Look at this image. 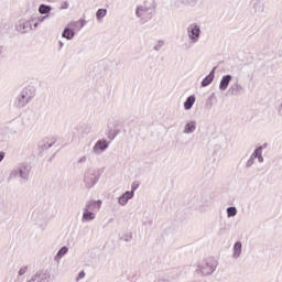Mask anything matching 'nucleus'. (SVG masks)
Masks as SVG:
<instances>
[{
  "label": "nucleus",
  "mask_w": 282,
  "mask_h": 282,
  "mask_svg": "<svg viewBox=\"0 0 282 282\" xmlns=\"http://www.w3.org/2000/svg\"><path fill=\"white\" fill-rule=\"evenodd\" d=\"M188 32H189V39L192 40L198 39L199 28H197V25L189 26Z\"/></svg>",
  "instance_id": "7ed1b4c3"
},
{
  "label": "nucleus",
  "mask_w": 282,
  "mask_h": 282,
  "mask_svg": "<svg viewBox=\"0 0 282 282\" xmlns=\"http://www.w3.org/2000/svg\"><path fill=\"white\" fill-rule=\"evenodd\" d=\"M19 274H20V275L25 274V269H21V270L19 271Z\"/></svg>",
  "instance_id": "4be33fe9"
},
{
  "label": "nucleus",
  "mask_w": 282,
  "mask_h": 282,
  "mask_svg": "<svg viewBox=\"0 0 282 282\" xmlns=\"http://www.w3.org/2000/svg\"><path fill=\"white\" fill-rule=\"evenodd\" d=\"M96 217V215L91 212H86L84 213V216L83 218L86 220V221H89V219H94Z\"/></svg>",
  "instance_id": "2eb2a0df"
},
{
  "label": "nucleus",
  "mask_w": 282,
  "mask_h": 282,
  "mask_svg": "<svg viewBox=\"0 0 282 282\" xmlns=\"http://www.w3.org/2000/svg\"><path fill=\"white\" fill-rule=\"evenodd\" d=\"M215 78V75L210 73L208 76H206L202 82V87H208L213 83V79Z\"/></svg>",
  "instance_id": "423d86ee"
},
{
  "label": "nucleus",
  "mask_w": 282,
  "mask_h": 282,
  "mask_svg": "<svg viewBox=\"0 0 282 282\" xmlns=\"http://www.w3.org/2000/svg\"><path fill=\"white\" fill-rule=\"evenodd\" d=\"M105 17H107V9H99L96 13L98 21H100V19H105Z\"/></svg>",
  "instance_id": "9d476101"
},
{
  "label": "nucleus",
  "mask_w": 282,
  "mask_h": 282,
  "mask_svg": "<svg viewBox=\"0 0 282 282\" xmlns=\"http://www.w3.org/2000/svg\"><path fill=\"white\" fill-rule=\"evenodd\" d=\"M231 78L232 77H230V75H226L225 77H223L219 86L221 91H226V89H228V85L230 84Z\"/></svg>",
  "instance_id": "f03ea898"
},
{
  "label": "nucleus",
  "mask_w": 282,
  "mask_h": 282,
  "mask_svg": "<svg viewBox=\"0 0 282 282\" xmlns=\"http://www.w3.org/2000/svg\"><path fill=\"white\" fill-rule=\"evenodd\" d=\"M227 215H228V217H235V215H237V208H235V207H229V208L227 209Z\"/></svg>",
  "instance_id": "dca6fc26"
},
{
  "label": "nucleus",
  "mask_w": 282,
  "mask_h": 282,
  "mask_svg": "<svg viewBox=\"0 0 282 282\" xmlns=\"http://www.w3.org/2000/svg\"><path fill=\"white\" fill-rule=\"evenodd\" d=\"M131 197H133V192H126L121 197H119V204H121V206H124L127 202L131 199Z\"/></svg>",
  "instance_id": "20e7f679"
},
{
  "label": "nucleus",
  "mask_w": 282,
  "mask_h": 282,
  "mask_svg": "<svg viewBox=\"0 0 282 282\" xmlns=\"http://www.w3.org/2000/svg\"><path fill=\"white\" fill-rule=\"evenodd\" d=\"M69 251V249H67V247H63L56 256V259H61V257H65V254H67V252Z\"/></svg>",
  "instance_id": "ddd939ff"
},
{
  "label": "nucleus",
  "mask_w": 282,
  "mask_h": 282,
  "mask_svg": "<svg viewBox=\"0 0 282 282\" xmlns=\"http://www.w3.org/2000/svg\"><path fill=\"white\" fill-rule=\"evenodd\" d=\"M135 188H138V185L133 184L132 185V191H135Z\"/></svg>",
  "instance_id": "b1692460"
},
{
  "label": "nucleus",
  "mask_w": 282,
  "mask_h": 282,
  "mask_svg": "<svg viewBox=\"0 0 282 282\" xmlns=\"http://www.w3.org/2000/svg\"><path fill=\"white\" fill-rule=\"evenodd\" d=\"M193 131H195V123L194 122L187 123L185 127V133H193Z\"/></svg>",
  "instance_id": "f8f14e48"
},
{
  "label": "nucleus",
  "mask_w": 282,
  "mask_h": 282,
  "mask_svg": "<svg viewBox=\"0 0 282 282\" xmlns=\"http://www.w3.org/2000/svg\"><path fill=\"white\" fill-rule=\"evenodd\" d=\"M80 279H85V273L84 271H82L77 278V281L80 280Z\"/></svg>",
  "instance_id": "6ab92c4d"
},
{
  "label": "nucleus",
  "mask_w": 282,
  "mask_h": 282,
  "mask_svg": "<svg viewBox=\"0 0 282 282\" xmlns=\"http://www.w3.org/2000/svg\"><path fill=\"white\" fill-rule=\"evenodd\" d=\"M39 12L40 14H50V12H52V7L42 4L39 8Z\"/></svg>",
  "instance_id": "1a4fd4ad"
},
{
  "label": "nucleus",
  "mask_w": 282,
  "mask_h": 282,
  "mask_svg": "<svg viewBox=\"0 0 282 282\" xmlns=\"http://www.w3.org/2000/svg\"><path fill=\"white\" fill-rule=\"evenodd\" d=\"M195 105V96H189L184 102L185 109H191Z\"/></svg>",
  "instance_id": "6e6552de"
},
{
  "label": "nucleus",
  "mask_w": 282,
  "mask_h": 282,
  "mask_svg": "<svg viewBox=\"0 0 282 282\" xmlns=\"http://www.w3.org/2000/svg\"><path fill=\"white\" fill-rule=\"evenodd\" d=\"M22 98H28V91H22Z\"/></svg>",
  "instance_id": "412c9836"
},
{
  "label": "nucleus",
  "mask_w": 282,
  "mask_h": 282,
  "mask_svg": "<svg viewBox=\"0 0 282 282\" xmlns=\"http://www.w3.org/2000/svg\"><path fill=\"white\" fill-rule=\"evenodd\" d=\"M100 204H101V202H98V208H100Z\"/></svg>",
  "instance_id": "393cba45"
},
{
  "label": "nucleus",
  "mask_w": 282,
  "mask_h": 282,
  "mask_svg": "<svg viewBox=\"0 0 282 282\" xmlns=\"http://www.w3.org/2000/svg\"><path fill=\"white\" fill-rule=\"evenodd\" d=\"M241 254V242H236L234 247V256L239 257Z\"/></svg>",
  "instance_id": "9b49d317"
},
{
  "label": "nucleus",
  "mask_w": 282,
  "mask_h": 282,
  "mask_svg": "<svg viewBox=\"0 0 282 282\" xmlns=\"http://www.w3.org/2000/svg\"><path fill=\"white\" fill-rule=\"evenodd\" d=\"M258 161H259V162H263V156H262V155H259V156H258Z\"/></svg>",
  "instance_id": "5701e85b"
},
{
  "label": "nucleus",
  "mask_w": 282,
  "mask_h": 282,
  "mask_svg": "<svg viewBox=\"0 0 282 282\" xmlns=\"http://www.w3.org/2000/svg\"><path fill=\"white\" fill-rule=\"evenodd\" d=\"M252 155L253 158H259V155H261V148L257 149Z\"/></svg>",
  "instance_id": "a211bd4d"
},
{
  "label": "nucleus",
  "mask_w": 282,
  "mask_h": 282,
  "mask_svg": "<svg viewBox=\"0 0 282 282\" xmlns=\"http://www.w3.org/2000/svg\"><path fill=\"white\" fill-rule=\"evenodd\" d=\"M144 14H147V10L142 9V8H139L137 10V15L138 17H144Z\"/></svg>",
  "instance_id": "f3484780"
},
{
  "label": "nucleus",
  "mask_w": 282,
  "mask_h": 282,
  "mask_svg": "<svg viewBox=\"0 0 282 282\" xmlns=\"http://www.w3.org/2000/svg\"><path fill=\"white\" fill-rule=\"evenodd\" d=\"M215 270V260L213 258H208L200 264V271L203 274H210Z\"/></svg>",
  "instance_id": "f257e3e1"
},
{
  "label": "nucleus",
  "mask_w": 282,
  "mask_h": 282,
  "mask_svg": "<svg viewBox=\"0 0 282 282\" xmlns=\"http://www.w3.org/2000/svg\"><path fill=\"white\" fill-rule=\"evenodd\" d=\"M4 156H6V153L0 152V162L3 160Z\"/></svg>",
  "instance_id": "aec40b11"
},
{
  "label": "nucleus",
  "mask_w": 282,
  "mask_h": 282,
  "mask_svg": "<svg viewBox=\"0 0 282 282\" xmlns=\"http://www.w3.org/2000/svg\"><path fill=\"white\" fill-rule=\"evenodd\" d=\"M69 28L73 30H83L85 28V20H78L69 23Z\"/></svg>",
  "instance_id": "39448f33"
},
{
  "label": "nucleus",
  "mask_w": 282,
  "mask_h": 282,
  "mask_svg": "<svg viewBox=\"0 0 282 282\" xmlns=\"http://www.w3.org/2000/svg\"><path fill=\"white\" fill-rule=\"evenodd\" d=\"M108 144L107 141H98L96 144L97 149H100L101 151H105V149H107Z\"/></svg>",
  "instance_id": "4468645a"
},
{
  "label": "nucleus",
  "mask_w": 282,
  "mask_h": 282,
  "mask_svg": "<svg viewBox=\"0 0 282 282\" xmlns=\"http://www.w3.org/2000/svg\"><path fill=\"white\" fill-rule=\"evenodd\" d=\"M63 37L67 39L68 41H70V39H74V29H65L63 32Z\"/></svg>",
  "instance_id": "0eeeda50"
}]
</instances>
